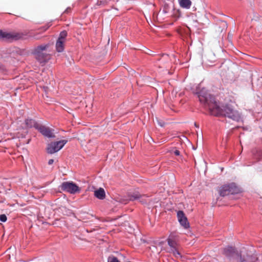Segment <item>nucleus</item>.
<instances>
[{
	"label": "nucleus",
	"instance_id": "obj_1",
	"mask_svg": "<svg viewBox=\"0 0 262 262\" xmlns=\"http://www.w3.org/2000/svg\"><path fill=\"white\" fill-rule=\"evenodd\" d=\"M200 102L210 111V113L216 116H224L239 122H243L242 115L229 104L220 106L214 97L209 94L204 89L198 93Z\"/></svg>",
	"mask_w": 262,
	"mask_h": 262
},
{
	"label": "nucleus",
	"instance_id": "obj_2",
	"mask_svg": "<svg viewBox=\"0 0 262 262\" xmlns=\"http://www.w3.org/2000/svg\"><path fill=\"white\" fill-rule=\"evenodd\" d=\"M49 44H42L35 47L31 51L35 59L41 64L45 63L50 59V55L45 52Z\"/></svg>",
	"mask_w": 262,
	"mask_h": 262
},
{
	"label": "nucleus",
	"instance_id": "obj_3",
	"mask_svg": "<svg viewBox=\"0 0 262 262\" xmlns=\"http://www.w3.org/2000/svg\"><path fill=\"white\" fill-rule=\"evenodd\" d=\"M241 192L240 188L234 183L222 186L220 191L221 196H224L229 194H237Z\"/></svg>",
	"mask_w": 262,
	"mask_h": 262
},
{
	"label": "nucleus",
	"instance_id": "obj_4",
	"mask_svg": "<svg viewBox=\"0 0 262 262\" xmlns=\"http://www.w3.org/2000/svg\"><path fill=\"white\" fill-rule=\"evenodd\" d=\"M25 35L22 33H8L0 30V39L4 41H12L24 38Z\"/></svg>",
	"mask_w": 262,
	"mask_h": 262
},
{
	"label": "nucleus",
	"instance_id": "obj_5",
	"mask_svg": "<svg viewBox=\"0 0 262 262\" xmlns=\"http://www.w3.org/2000/svg\"><path fill=\"white\" fill-rule=\"evenodd\" d=\"M167 241L168 245L170 247L169 252L172 253L173 256L176 258L181 257L180 253L178 250V244L176 236L173 233L170 234Z\"/></svg>",
	"mask_w": 262,
	"mask_h": 262
},
{
	"label": "nucleus",
	"instance_id": "obj_6",
	"mask_svg": "<svg viewBox=\"0 0 262 262\" xmlns=\"http://www.w3.org/2000/svg\"><path fill=\"white\" fill-rule=\"evenodd\" d=\"M67 142V140L51 142L48 145L47 151L49 154H54L60 150Z\"/></svg>",
	"mask_w": 262,
	"mask_h": 262
},
{
	"label": "nucleus",
	"instance_id": "obj_7",
	"mask_svg": "<svg viewBox=\"0 0 262 262\" xmlns=\"http://www.w3.org/2000/svg\"><path fill=\"white\" fill-rule=\"evenodd\" d=\"M59 188L61 190L71 194H75L79 190V187L73 182H64Z\"/></svg>",
	"mask_w": 262,
	"mask_h": 262
},
{
	"label": "nucleus",
	"instance_id": "obj_8",
	"mask_svg": "<svg viewBox=\"0 0 262 262\" xmlns=\"http://www.w3.org/2000/svg\"><path fill=\"white\" fill-rule=\"evenodd\" d=\"M177 217L180 225L185 229H188L189 227L187 219L183 211L179 210L177 212Z\"/></svg>",
	"mask_w": 262,
	"mask_h": 262
},
{
	"label": "nucleus",
	"instance_id": "obj_9",
	"mask_svg": "<svg viewBox=\"0 0 262 262\" xmlns=\"http://www.w3.org/2000/svg\"><path fill=\"white\" fill-rule=\"evenodd\" d=\"M37 130L43 136L48 138H54L55 137V135L53 133V130L44 125H40Z\"/></svg>",
	"mask_w": 262,
	"mask_h": 262
},
{
	"label": "nucleus",
	"instance_id": "obj_10",
	"mask_svg": "<svg viewBox=\"0 0 262 262\" xmlns=\"http://www.w3.org/2000/svg\"><path fill=\"white\" fill-rule=\"evenodd\" d=\"M128 198L127 199H123L122 200L120 201V202L121 203L124 204H127L128 201H134L137 200H139L140 202H142V203H144L146 202L140 200L142 196L138 192H133V193H129L128 194Z\"/></svg>",
	"mask_w": 262,
	"mask_h": 262
},
{
	"label": "nucleus",
	"instance_id": "obj_11",
	"mask_svg": "<svg viewBox=\"0 0 262 262\" xmlns=\"http://www.w3.org/2000/svg\"><path fill=\"white\" fill-rule=\"evenodd\" d=\"M25 124L28 128L34 127L37 130L40 126V124L34 119L31 118H27L25 121Z\"/></svg>",
	"mask_w": 262,
	"mask_h": 262
},
{
	"label": "nucleus",
	"instance_id": "obj_12",
	"mask_svg": "<svg viewBox=\"0 0 262 262\" xmlns=\"http://www.w3.org/2000/svg\"><path fill=\"white\" fill-rule=\"evenodd\" d=\"M235 252V248L232 246H228L224 249V254L229 259L234 256Z\"/></svg>",
	"mask_w": 262,
	"mask_h": 262
},
{
	"label": "nucleus",
	"instance_id": "obj_13",
	"mask_svg": "<svg viewBox=\"0 0 262 262\" xmlns=\"http://www.w3.org/2000/svg\"><path fill=\"white\" fill-rule=\"evenodd\" d=\"M257 258L253 255H239L238 262H256Z\"/></svg>",
	"mask_w": 262,
	"mask_h": 262
},
{
	"label": "nucleus",
	"instance_id": "obj_14",
	"mask_svg": "<svg viewBox=\"0 0 262 262\" xmlns=\"http://www.w3.org/2000/svg\"><path fill=\"white\" fill-rule=\"evenodd\" d=\"M94 195L99 200H103L105 198V192L103 188H99L94 191Z\"/></svg>",
	"mask_w": 262,
	"mask_h": 262
},
{
	"label": "nucleus",
	"instance_id": "obj_15",
	"mask_svg": "<svg viewBox=\"0 0 262 262\" xmlns=\"http://www.w3.org/2000/svg\"><path fill=\"white\" fill-rule=\"evenodd\" d=\"M178 2L181 7L186 9H189L192 4L190 0H178Z\"/></svg>",
	"mask_w": 262,
	"mask_h": 262
},
{
	"label": "nucleus",
	"instance_id": "obj_16",
	"mask_svg": "<svg viewBox=\"0 0 262 262\" xmlns=\"http://www.w3.org/2000/svg\"><path fill=\"white\" fill-rule=\"evenodd\" d=\"M253 157L257 160L262 158V150L258 148H254L252 150Z\"/></svg>",
	"mask_w": 262,
	"mask_h": 262
},
{
	"label": "nucleus",
	"instance_id": "obj_17",
	"mask_svg": "<svg viewBox=\"0 0 262 262\" xmlns=\"http://www.w3.org/2000/svg\"><path fill=\"white\" fill-rule=\"evenodd\" d=\"M64 41L57 39L56 42V50L58 52H62L64 50Z\"/></svg>",
	"mask_w": 262,
	"mask_h": 262
},
{
	"label": "nucleus",
	"instance_id": "obj_18",
	"mask_svg": "<svg viewBox=\"0 0 262 262\" xmlns=\"http://www.w3.org/2000/svg\"><path fill=\"white\" fill-rule=\"evenodd\" d=\"M67 32L66 31H62L60 33L59 36L58 38V40L65 41L66 38L67 36Z\"/></svg>",
	"mask_w": 262,
	"mask_h": 262
},
{
	"label": "nucleus",
	"instance_id": "obj_19",
	"mask_svg": "<svg viewBox=\"0 0 262 262\" xmlns=\"http://www.w3.org/2000/svg\"><path fill=\"white\" fill-rule=\"evenodd\" d=\"M107 262H120L118 259L114 256H110L107 258Z\"/></svg>",
	"mask_w": 262,
	"mask_h": 262
},
{
	"label": "nucleus",
	"instance_id": "obj_20",
	"mask_svg": "<svg viewBox=\"0 0 262 262\" xmlns=\"http://www.w3.org/2000/svg\"><path fill=\"white\" fill-rule=\"evenodd\" d=\"M7 220V217L5 214H0V221L2 222H6Z\"/></svg>",
	"mask_w": 262,
	"mask_h": 262
},
{
	"label": "nucleus",
	"instance_id": "obj_21",
	"mask_svg": "<svg viewBox=\"0 0 262 262\" xmlns=\"http://www.w3.org/2000/svg\"><path fill=\"white\" fill-rule=\"evenodd\" d=\"M173 154L176 155V156H180V152L179 150H178V149H175L173 150Z\"/></svg>",
	"mask_w": 262,
	"mask_h": 262
},
{
	"label": "nucleus",
	"instance_id": "obj_22",
	"mask_svg": "<svg viewBox=\"0 0 262 262\" xmlns=\"http://www.w3.org/2000/svg\"><path fill=\"white\" fill-rule=\"evenodd\" d=\"M71 11V8L69 7L64 11V13H69Z\"/></svg>",
	"mask_w": 262,
	"mask_h": 262
},
{
	"label": "nucleus",
	"instance_id": "obj_23",
	"mask_svg": "<svg viewBox=\"0 0 262 262\" xmlns=\"http://www.w3.org/2000/svg\"><path fill=\"white\" fill-rule=\"evenodd\" d=\"M54 162V160L53 159H50L48 161V164L49 165H51Z\"/></svg>",
	"mask_w": 262,
	"mask_h": 262
},
{
	"label": "nucleus",
	"instance_id": "obj_24",
	"mask_svg": "<svg viewBox=\"0 0 262 262\" xmlns=\"http://www.w3.org/2000/svg\"><path fill=\"white\" fill-rule=\"evenodd\" d=\"M159 124L161 126H164V123H161V122H159Z\"/></svg>",
	"mask_w": 262,
	"mask_h": 262
},
{
	"label": "nucleus",
	"instance_id": "obj_25",
	"mask_svg": "<svg viewBox=\"0 0 262 262\" xmlns=\"http://www.w3.org/2000/svg\"><path fill=\"white\" fill-rule=\"evenodd\" d=\"M194 125H195V127H198V126L196 125V123H195Z\"/></svg>",
	"mask_w": 262,
	"mask_h": 262
}]
</instances>
